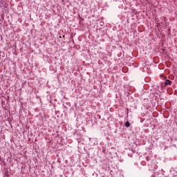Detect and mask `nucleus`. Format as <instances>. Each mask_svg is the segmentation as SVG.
I'll list each match as a JSON object with an SVG mask.
<instances>
[{
  "instance_id": "f257e3e1",
  "label": "nucleus",
  "mask_w": 177,
  "mask_h": 177,
  "mask_svg": "<svg viewBox=\"0 0 177 177\" xmlns=\"http://www.w3.org/2000/svg\"><path fill=\"white\" fill-rule=\"evenodd\" d=\"M171 84H172V82L169 80H167L165 82V86H167L168 85H171Z\"/></svg>"
},
{
  "instance_id": "f03ea898",
  "label": "nucleus",
  "mask_w": 177,
  "mask_h": 177,
  "mask_svg": "<svg viewBox=\"0 0 177 177\" xmlns=\"http://www.w3.org/2000/svg\"><path fill=\"white\" fill-rule=\"evenodd\" d=\"M125 127H127V128H129V127H131V124L129 123V122L127 121L125 123Z\"/></svg>"
},
{
  "instance_id": "7ed1b4c3",
  "label": "nucleus",
  "mask_w": 177,
  "mask_h": 177,
  "mask_svg": "<svg viewBox=\"0 0 177 177\" xmlns=\"http://www.w3.org/2000/svg\"><path fill=\"white\" fill-rule=\"evenodd\" d=\"M149 160H150V158L147 157V161H149Z\"/></svg>"
}]
</instances>
